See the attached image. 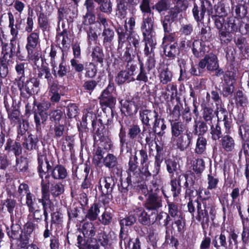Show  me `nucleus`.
<instances>
[{
	"label": "nucleus",
	"mask_w": 249,
	"mask_h": 249,
	"mask_svg": "<svg viewBox=\"0 0 249 249\" xmlns=\"http://www.w3.org/2000/svg\"><path fill=\"white\" fill-rule=\"evenodd\" d=\"M25 78H19L18 86L20 91L21 95L25 98L37 94L39 91V81L35 77L24 80Z\"/></svg>",
	"instance_id": "obj_1"
},
{
	"label": "nucleus",
	"mask_w": 249,
	"mask_h": 249,
	"mask_svg": "<svg viewBox=\"0 0 249 249\" xmlns=\"http://www.w3.org/2000/svg\"><path fill=\"white\" fill-rule=\"evenodd\" d=\"M197 214L196 218L204 228L209 222V213L213 216L214 209L210 203H207L206 199H204L202 203L197 201Z\"/></svg>",
	"instance_id": "obj_2"
},
{
	"label": "nucleus",
	"mask_w": 249,
	"mask_h": 249,
	"mask_svg": "<svg viewBox=\"0 0 249 249\" xmlns=\"http://www.w3.org/2000/svg\"><path fill=\"white\" fill-rule=\"evenodd\" d=\"M15 54H16L19 59H24V56L20 54L19 45L16 46L4 43L2 46V56L0 59V63L8 65L10 63L12 62V57Z\"/></svg>",
	"instance_id": "obj_3"
},
{
	"label": "nucleus",
	"mask_w": 249,
	"mask_h": 249,
	"mask_svg": "<svg viewBox=\"0 0 249 249\" xmlns=\"http://www.w3.org/2000/svg\"><path fill=\"white\" fill-rule=\"evenodd\" d=\"M38 167L37 171L39 176L42 178L48 174V172L51 170L53 166L54 160L51 155H47L44 152H39L38 154Z\"/></svg>",
	"instance_id": "obj_4"
},
{
	"label": "nucleus",
	"mask_w": 249,
	"mask_h": 249,
	"mask_svg": "<svg viewBox=\"0 0 249 249\" xmlns=\"http://www.w3.org/2000/svg\"><path fill=\"white\" fill-rule=\"evenodd\" d=\"M193 133L189 130H186L185 133L180 136L172 138L174 145L181 151H183L188 148L193 140Z\"/></svg>",
	"instance_id": "obj_5"
},
{
	"label": "nucleus",
	"mask_w": 249,
	"mask_h": 249,
	"mask_svg": "<svg viewBox=\"0 0 249 249\" xmlns=\"http://www.w3.org/2000/svg\"><path fill=\"white\" fill-rule=\"evenodd\" d=\"M239 28L240 21L238 19L233 17L227 18L224 30L220 33V37H225L230 34L235 33L238 31Z\"/></svg>",
	"instance_id": "obj_6"
},
{
	"label": "nucleus",
	"mask_w": 249,
	"mask_h": 249,
	"mask_svg": "<svg viewBox=\"0 0 249 249\" xmlns=\"http://www.w3.org/2000/svg\"><path fill=\"white\" fill-rule=\"evenodd\" d=\"M114 185L113 179L112 178L106 177L100 179L98 186V190L100 195L103 196H107L108 198L111 196Z\"/></svg>",
	"instance_id": "obj_7"
},
{
	"label": "nucleus",
	"mask_w": 249,
	"mask_h": 249,
	"mask_svg": "<svg viewBox=\"0 0 249 249\" xmlns=\"http://www.w3.org/2000/svg\"><path fill=\"white\" fill-rule=\"evenodd\" d=\"M201 9L199 16H198V7L196 4H194L193 13L194 18L197 22L201 21L203 20L205 13H207L209 15L212 13L213 6L209 1L205 0L201 2Z\"/></svg>",
	"instance_id": "obj_8"
},
{
	"label": "nucleus",
	"mask_w": 249,
	"mask_h": 249,
	"mask_svg": "<svg viewBox=\"0 0 249 249\" xmlns=\"http://www.w3.org/2000/svg\"><path fill=\"white\" fill-rule=\"evenodd\" d=\"M153 14L152 13L143 15V20L141 30L143 36L155 35L153 30Z\"/></svg>",
	"instance_id": "obj_9"
},
{
	"label": "nucleus",
	"mask_w": 249,
	"mask_h": 249,
	"mask_svg": "<svg viewBox=\"0 0 249 249\" xmlns=\"http://www.w3.org/2000/svg\"><path fill=\"white\" fill-rule=\"evenodd\" d=\"M137 154L139 155L140 163L142 166L140 171L142 174L146 178L151 177V174L148 169V156L146 149L142 148L140 150H136Z\"/></svg>",
	"instance_id": "obj_10"
},
{
	"label": "nucleus",
	"mask_w": 249,
	"mask_h": 249,
	"mask_svg": "<svg viewBox=\"0 0 249 249\" xmlns=\"http://www.w3.org/2000/svg\"><path fill=\"white\" fill-rule=\"evenodd\" d=\"M199 62L203 64L204 69L206 67L208 71H213L218 68L217 56L213 53L205 55Z\"/></svg>",
	"instance_id": "obj_11"
},
{
	"label": "nucleus",
	"mask_w": 249,
	"mask_h": 249,
	"mask_svg": "<svg viewBox=\"0 0 249 249\" xmlns=\"http://www.w3.org/2000/svg\"><path fill=\"white\" fill-rule=\"evenodd\" d=\"M124 111L127 113V115H131L136 113L138 109L142 106V103L140 100L137 99H133L132 101H125L124 103L121 102Z\"/></svg>",
	"instance_id": "obj_12"
},
{
	"label": "nucleus",
	"mask_w": 249,
	"mask_h": 249,
	"mask_svg": "<svg viewBox=\"0 0 249 249\" xmlns=\"http://www.w3.org/2000/svg\"><path fill=\"white\" fill-rule=\"evenodd\" d=\"M161 199L156 194H150L145 204V208L149 210L156 211L162 206Z\"/></svg>",
	"instance_id": "obj_13"
},
{
	"label": "nucleus",
	"mask_w": 249,
	"mask_h": 249,
	"mask_svg": "<svg viewBox=\"0 0 249 249\" xmlns=\"http://www.w3.org/2000/svg\"><path fill=\"white\" fill-rule=\"evenodd\" d=\"M143 36V41L145 42L144 54L148 56L154 54V51L157 44L155 35H148V36Z\"/></svg>",
	"instance_id": "obj_14"
},
{
	"label": "nucleus",
	"mask_w": 249,
	"mask_h": 249,
	"mask_svg": "<svg viewBox=\"0 0 249 249\" xmlns=\"http://www.w3.org/2000/svg\"><path fill=\"white\" fill-rule=\"evenodd\" d=\"M159 114L156 110L143 109L140 111V119L142 124L146 126H150V121L158 117Z\"/></svg>",
	"instance_id": "obj_15"
},
{
	"label": "nucleus",
	"mask_w": 249,
	"mask_h": 249,
	"mask_svg": "<svg viewBox=\"0 0 249 249\" xmlns=\"http://www.w3.org/2000/svg\"><path fill=\"white\" fill-rule=\"evenodd\" d=\"M26 205L28 208L29 216L36 222L40 221L42 217V212L39 207L35 203V200L30 202Z\"/></svg>",
	"instance_id": "obj_16"
},
{
	"label": "nucleus",
	"mask_w": 249,
	"mask_h": 249,
	"mask_svg": "<svg viewBox=\"0 0 249 249\" xmlns=\"http://www.w3.org/2000/svg\"><path fill=\"white\" fill-rule=\"evenodd\" d=\"M35 73L39 78H45L47 80L53 79L50 68L42 63L41 66L35 64L34 68Z\"/></svg>",
	"instance_id": "obj_17"
},
{
	"label": "nucleus",
	"mask_w": 249,
	"mask_h": 249,
	"mask_svg": "<svg viewBox=\"0 0 249 249\" xmlns=\"http://www.w3.org/2000/svg\"><path fill=\"white\" fill-rule=\"evenodd\" d=\"M50 175L54 179L63 180L68 176L67 169L62 165H57L50 171Z\"/></svg>",
	"instance_id": "obj_18"
},
{
	"label": "nucleus",
	"mask_w": 249,
	"mask_h": 249,
	"mask_svg": "<svg viewBox=\"0 0 249 249\" xmlns=\"http://www.w3.org/2000/svg\"><path fill=\"white\" fill-rule=\"evenodd\" d=\"M29 33L27 37V43L26 48H36L38 45L39 46L40 44L39 31L36 29Z\"/></svg>",
	"instance_id": "obj_19"
},
{
	"label": "nucleus",
	"mask_w": 249,
	"mask_h": 249,
	"mask_svg": "<svg viewBox=\"0 0 249 249\" xmlns=\"http://www.w3.org/2000/svg\"><path fill=\"white\" fill-rule=\"evenodd\" d=\"M181 176L182 175H179L178 177H175L172 175L170 178L171 191L174 197L178 196L180 193Z\"/></svg>",
	"instance_id": "obj_20"
},
{
	"label": "nucleus",
	"mask_w": 249,
	"mask_h": 249,
	"mask_svg": "<svg viewBox=\"0 0 249 249\" xmlns=\"http://www.w3.org/2000/svg\"><path fill=\"white\" fill-rule=\"evenodd\" d=\"M138 157L137 152H135L134 155L130 157L128 162V174L130 177L139 175V170L138 168Z\"/></svg>",
	"instance_id": "obj_21"
},
{
	"label": "nucleus",
	"mask_w": 249,
	"mask_h": 249,
	"mask_svg": "<svg viewBox=\"0 0 249 249\" xmlns=\"http://www.w3.org/2000/svg\"><path fill=\"white\" fill-rule=\"evenodd\" d=\"M38 139L36 136L32 134L25 137L22 143L23 147L29 151L36 149L37 147Z\"/></svg>",
	"instance_id": "obj_22"
},
{
	"label": "nucleus",
	"mask_w": 249,
	"mask_h": 249,
	"mask_svg": "<svg viewBox=\"0 0 249 249\" xmlns=\"http://www.w3.org/2000/svg\"><path fill=\"white\" fill-rule=\"evenodd\" d=\"M166 129V125L165 124L164 119L161 118L159 115L156 118L153 125L154 132L159 136L163 135L165 133L164 130Z\"/></svg>",
	"instance_id": "obj_23"
},
{
	"label": "nucleus",
	"mask_w": 249,
	"mask_h": 249,
	"mask_svg": "<svg viewBox=\"0 0 249 249\" xmlns=\"http://www.w3.org/2000/svg\"><path fill=\"white\" fill-rule=\"evenodd\" d=\"M18 193L19 196H21V198H22L24 195H26V204L33 200H35V197L31 193L29 186L27 184H20L18 186Z\"/></svg>",
	"instance_id": "obj_24"
},
{
	"label": "nucleus",
	"mask_w": 249,
	"mask_h": 249,
	"mask_svg": "<svg viewBox=\"0 0 249 249\" xmlns=\"http://www.w3.org/2000/svg\"><path fill=\"white\" fill-rule=\"evenodd\" d=\"M192 52L194 55L196 57L203 56L206 52L204 42L199 40H195L193 43Z\"/></svg>",
	"instance_id": "obj_25"
},
{
	"label": "nucleus",
	"mask_w": 249,
	"mask_h": 249,
	"mask_svg": "<svg viewBox=\"0 0 249 249\" xmlns=\"http://www.w3.org/2000/svg\"><path fill=\"white\" fill-rule=\"evenodd\" d=\"M165 163L167 170L170 174V178L172 177V175L175 176V174L176 177L182 175L178 171L179 165L175 160L170 159H167L165 160Z\"/></svg>",
	"instance_id": "obj_26"
},
{
	"label": "nucleus",
	"mask_w": 249,
	"mask_h": 249,
	"mask_svg": "<svg viewBox=\"0 0 249 249\" xmlns=\"http://www.w3.org/2000/svg\"><path fill=\"white\" fill-rule=\"evenodd\" d=\"M221 145L226 152H231L234 149L235 143L234 139L230 135H225L222 138Z\"/></svg>",
	"instance_id": "obj_27"
},
{
	"label": "nucleus",
	"mask_w": 249,
	"mask_h": 249,
	"mask_svg": "<svg viewBox=\"0 0 249 249\" xmlns=\"http://www.w3.org/2000/svg\"><path fill=\"white\" fill-rule=\"evenodd\" d=\"M172 138H176L183 135L186 130L185 125L180 122L171 123Z\"/></svg>",
	"instance_id": "obj_28"
},
{
	"label": "nucleus",
	"mask_w": 249,
	"mask_h": 249,
	"mask_svg": "<svg viewBox=\"0 0 249 249\" xmlns=\"http://www.w3.org/2000/svg\"><path fill=\"white\" fill-rule=\"evenodd\" d=\"M5 150L8 152H13L16 156L19 155L22 151L20 143L17 142H14L11 139L7 140Z\"/></svg>",
	"instance_id": "obj_29"
},
{
	"label": "nucleus",
	"mask_w": 249,
	"mask_h": 249,
	"mask_svg": "<svg viewBox=\"0 0 249 249\" xmlns=\"http://www.w3.org/2000/svg\"><path fill=\"white\" fill-rule=\"evenodd\" d=\"M141 128L140 126L137 124L131 125L128 131L127 135L130 140L137 139L139 142H141L142 137H140Z\"/></svg>",
	"instance_id": "obj_30"
},
{
	"label": "nucleus",
	"mask_w": 249,
	"mask_h": 249,
	"mask_svg": "<svg viewBox=\"0 0 249 249\" xmlns=\"http://www.w3.org/2000/svg\"><path fill=\"white\" fill-rule=\"evenodd\" d=\"M128 27L127 25H124V27H119L117 29V33L118 36V49H121L123 46V44L125 42L127 38V32Z\"/></svg>",
	"instance_id": "obj_31"
},
{
	"label": "nucleus",
	"mask_w": 249,
	"mask_h": 249,
	"mask_svg": "<svg viewBox=\"0 0 249 249\" xmlns=\"http://www.w3.org/2000/svg\"><path fill=\"white\" fill-rule=\"evenodd\" d=\"M100 208L99 204L93 203L89 209L86 215V218L91 221L95 220L100 213Z\"/></svg>",
	"instance_id": "obj_32"
},
{
	"label": "nucleus",
	"mask_w": 249,
	"mask_h": 249,
	"mask_svg": "<svg viewBox=\"0 0 249 249\" xmlns=\"http://www.w3.org/2000/svg\"><path fill=\"white\" fill-rule=\"evenodd\" d=\"M207 141L206 139L203 136H198L196 140L195 148V152L197 154H202L206 149Z\"/></svg>",
	"instance_id": "obj_33"
},
{
	"label": "nucleus",
	"mask_w": 249,
	"mask_h": 249,
	"mask_svg": "<svg viewBox=\"0 0 249 249\" xmlns=\"http://www.w3.org/2000/svg\"><path fill=\"white\" fill-rule=\"evenodd\" d=\"M172 72L167 68L161 69L160 71L159 77L160 82L162 84H166L172 80Z\"/></svg>",
	"instance_id": "obj_34"
},
{
	"label": "nucleus",
	"mask_w": 249,
	"mask_h": 249,
	"mask_svg": "<svg viewBox=\"0 0 249 249\" xmlns=\"http://www.w3.org/2000/svg\"><path fill=\"white\" fill-rule=\"evenodd\" d=\"M103 44L105 46L109 45L114 37V32L110 28L104 29L102 32Z\"/></svg>",
	"instance_id": "obj_35"
},
{
	"label": "nucleus",
	"mask_w": 249,
	"mask_h": 249,
	"mask_svg": "<svg viewBox=\"0 0 249 249\" xmlns=\"http://www.w3.org/2000/svg\"><path fill=\"white\" fill-rule=\"evenodd\" d=\"M193 133L198 136H202L208 130L206 124L203 121H195Z\"/></svg>",
	"instance_id": "obj_36"
},
{
	"label": "nucleus",
	"mask_w": 249,
	"mask_h": 249,
	"mask_svg": "<svg viewBox=\"0 0 249 249\" xmlns=\"http://www.w3.org/2000/svg\"><path fill=\"white\" fill-rule=\"evenodd\" d=\"M16 203V201L15 199L11 198H7L6 200L1 201L0 209L1 211L4 212V206H5L7 208V211L10 214H13Z\"/></svg>",
	"instance_id": "obj_37"
},
{
	"label": "nucleus",
	"mask_w": 249,
	"mask_h": 249,
	"mask_svg": "<svg viewBox=\"0 0 249 249\" xmlns=\"http://www.w3.org/2000/svg\"><path fill=\"white\" fill-rule=\"evenodd\" d=\"M135 79L128 74L125 71H120L115 78V81L118 84H122L125 82L134 81Z\"/></svg>",
	"instance_id": "obj_38"
},
{
	"label": "nucleus",
	"mask_w": 249,
	"mask_h": 249,
	"mask_svg": "<svg viewBox=\"0 0 249 249\" xmlns=\"http://www.w3.org/2000/svg\"><path fill=\"white\" fill-rule=\"evenodd\" d=\"M56 39L57 42L61 44L63 48H66L68 47L70 43V39L68 37V32L66 29L58 34Z\"/></svg>",
	"instance_id": "obj_39"
},
{
	"label": "nucleus",
	"mask_w": 249,
	"mask_h": 249,
	"mask_svg": "<svg viewBox=\"0 0 249 249\" xmlns=\"http://www.w3.org/2000/svg\"><path fill=\"white\" fill-rule=\"evenodd\" d=\"M104 165L108 168H113L118 164L117 158L112 154H108L103 159Z\"/></svg>",
	"instance_id": "obj_40"
},
{
	"label": "nucleus",
	"mask_w": 249,
	"mask_h": 249,
	"mask_svg": "<svg viewBox=\"0 0 249 249\" xmlns=\"http://www.w3.org/2000/svg\"><path fill=\"white\" fill-rule=\"evenodd\" d=\"M163 45L164 54L168 57L174 58L177 53V43L167 44Z\"/></svg>",
	"instance_id": "obj_41"
},
{
	"label": "nucleus",
	"mask_w": 249,
	"mask_h": 249,
	"mask_svg": "<svg viewBox=\"0 0 249 249\" xmlns=\"http://www.w3.org/2000/svg\"><path fill=\"white\" fill-rule=\"evenodd\" d=\"M207 189L208 190H214L217 187L219 182V179L215 174H212L211 172L207 176Z\"/></svg>",
	"instance_id": "obj_42"
},
{
	"label": "nucleus",
	"mask_w": 249,
	"mask_h": 249,
	"mask_svg": "<svg viewBox=\"0 0 249 249\" xmlns=\"http://www.w3.org/2000/svg\"><path fill=\"white\" fill-rule=\"evenodd\" d=\"M34 120L37 129L41 128V124H44L48 118V114L40 113L35 110L34 112Z\"/></svg>",
	"instance_id": "obj_43"
},
{
	"label": "nucleus",
	"mask_w": 249,
	"mask_h": 249,
	"mask_svg": "<svg viewBox=\"0 0 249 249\" xmlns=\"http://www.w3.org/2000/svg\"><path fill=\"white\" fill-rule=\"evenodd\" d=\"M212 17L214 21L215 27L219 30V35H220L221 31H223L224 30L223 27H224V24L226 21V20H225L226 17L219 15H213Z\"/></svg>",
	"instance_id": "obj_44"
},
{
	"label": "nucleus",
	"mask_w": 249,
	"mask_h": 249,
	"mask_svg": "<svg viewBox=\"0 0 249 249\" xmlns=\"http://www.w3.org/2000/svg\"><path fill=\"white\" fill-rule=\"evenodd\" d=\"M92 58L100 63H102L104 60V53L102 49L99 46H96L93 49L91 53Z\"/></svg>",
	"instance_id": "obj_45"
},
{
	"label": "nucleus",
	"mask_w": 249,
	"mask_h": 249,
	"mask_svg": "<svg viewBox=\"0 0 249 249\" xmlns=\"http://www.w3.org/2000/svg\"><path fill=\"white\" fill-rule=\"evenodd\" d=\"M193 170L196 174L201 173L205 169V162L203 159H197L193 161Z\"/></svg>",
	"instance_id": "obj_46"
},
{
	"label": "nucleus",
	"mask_w": 249,
	"mask_h": 249,
	"mask_svg": "<svg viewBox=\"0 0 249 249\" xmlns=\"http://www.w3.org/2000/svg\"><path fill=\"white\" fill-rule=\"evenodd\" d=\"M162 161V159L161 158L160 155L157 154L156 155L153 168H151V172L150 171L151 175H153L154 176H156L159 174Z\"/></svg>",
	"instance_id": "obj_47"
},
{
	"label": "nucleus",
	"mask_w": 249,
	"mask_h": 249,
	"mask_svg": "<svg viewBox=\"0 0 249 249\" xmlns=\"http://www.w3.org/2000/svg\"><path fill=\"white\" fill-rule=\"evenodd\" d=\"M83 233L85 236L92 237L95 235V228L91 222H86L83 225Z\"/></svg>",
	"instance_id": "obj_48"
},
{
	"label": "nucleus",
	"mask_w": 249,
	"mask_h": 249,
	"mask_svg": "<svg viewBox=\"0 0 249 249\" xmlns=\"http://www.w3.org/2000/svg\"><path fill=\"white\" fill-rule=\"evenodd\" d=\"M104 152L103 149L98 147L95 151L93 158V162L95 165L98 166L100 165L102 162V160H103L104 159Z\"/></svg>",
	"instance_id": "obj_49"
},
{
	"label": "nucleus",
	"mask_w": 249,
	"mask_h": 249,
	"mask_svg": "<svg viewBox=\"0 0 249 249\" xmlns=\"http://www.w3.org/2000/svg\"><path fill=\"white\" fill-rule=\"evenodd\" d=\"M21 228L19 225H12L11 227V231H7L9 237L13 239H18L20 234Z\"/></svg>",
	"instance_id": "obj_50"
},
{
	"label": "nucleus",
	"mask_w": 249,
	"mask_h": 249,
	"mask_svg": "<svg viewBox=\"0 0 249 249\" xmlns=\"http://www.w3.org/2000/svg\"><path fill=\"white\" fill-rule=\"evenodd\" d=\"M50 175H46L44 178L42 177L41 182V194H50L49 188H50Z\"/></svg>",
	"instance_id": "obj_51"
},
{
	"label": "nucleus",
	"mask_w": 249,
	"mask_h": 249,
	"mask_svg": "<svg viewBox=\"0 0 249 249\" xmlns=\"http://www.w3.org/2000/svg\"><path fill=\"white\" fill-rule=\"evenodd\" d=\"M64 191V185L60 183H57L55 184L52 185L51 187V193L54 197L58 196L62 194Z\"/></svg>",
	"instance_id": "obj_52"
},
{
	"label": "nucleus",
	"mask_w": 249,
	"mask_h": 249,
	"mask_svg": "<svg viewBox=\"0 0 249 249\" xmlns=\"http://www.w3.org/2000/svg\"><path fill=\"white\" fill-rule=\"evenodd\" d=\"M127 39L130 44H133L136 50L139 48L140 38L139 36L136 33L134 32L129 33V35L127 36Z\"/></svg>",
	"instance_id": "obj_53"
},
{
	"label": "nucleus",
	"mask_w": 249,
	"mask_h": 249,
	"mask_svg": "<svg viewBox=\"0 0 249 249\" xmlns=\"http://www.w3.org/2000/svg\"><path fill=\"white\" fill-rule=\"evenodd\" d=\"M117 13L116 14L124 17L126 14L127 6L125 0H117Z\"/></svg>",
	"instance_id": "obj_54"
},
{
	"label": "nucleus",
	"mask_w": 249,
	"mask_h": 249,
	"mask_svg": "<svg viewBox=\"0 0 249 249\" xmlns=\"http://www.w3.org/2000/svg\"><path fill=\"white\" fill-rule=\"evenodd\" d=\"M140 214L139 216V221L143 225H149L154 221L151 220L149 215L144 210H140Z\"/></svg>",
	"instance_id": "obj_55"
},
{
	"label": "nucleus",
	"mask_w": 249,
	"mask_h": 249,
	"mask_svg": "<svg viewBox=\"0 0 249 249\" xmlns=\"http://www.w3.org/2000/svg\"><path fill=\"white\" fill-rule=\"evenodd\" d=\"M55 68L52 67V71L55 77H58L62 78L67 75L68 70L66 67L63 64V63H61L59 64L57 71H56Z\"/></svg>",
	"instance_id": "obj_56"
},
{
	"label": "nucleus",
	"mask_w": 249,
	"mask_h": 249,
	"mask_svg": "<svg viewBox=\"0 0 249 249\" xmlns=\"http://www.w3.org/2000/svg\"><path fill=\"white\" fill-rule=\"evenodd\" d=\"M85 76L87 78H93L95 76L97 73V69L95 65L92 63H89L86 66L85 69Z\"/></svg>",
	"instance_id": "obj_57"
},
{
	"label": "nucleus",
	"mask_w": 249,
	"mask_h": 249,
	"mask_svg": "<svg viewBox=\"0 0 249 249\" xmlns=\"http://www.w3.org/2000/svg\"><path fill=\"white\" fill-rule=\"evenodd\" d=\"M36 48H30L26 49L29 59L34 61L35 64H36V61H38L41 57L40 53Z\"/></svg>",
	"instance_id": "obj_58"
},
{
	"label": "nucleus",
	"mask_w": 249,
	"mask_h": 249,
	"mask_svg": "<svg viewBox=\"0 0 249 249\" xmlns=\"http://www.w3.org/2000/svg\"><path fill=\"white\" fill-rule=\"evenodd\" d=\"M78 107L75 104H70L66 107V114L69 118L75 117L78 114Z\"/></svg>",
	"instance_id": "obj_59"
},
{
	"label": "nucleus",
	"mask_w": 249,
	"mask_h": 249,
	"mask_svg": "<svg viewBox=\"0 0 249 249\" xmlns=\"http://www.w3.org/2000/svg\"><path fill=\"white\" fill-rule=\"evenodd\" d=\"M169 214L173 217L181 215L180 212L179 211L178 206L173 202L167 201Z\"/></svg>",
	"instance_id": "obj_60"
},
{
	"label": "nucleus",
	"mask_w": 249,
	"mask_h": 249,
	"mask_svg": "<svg viewBox=\"0 0 249 249\" xmlns=\"http://www.w3.org/2000/svg\"><path fill=\"white\" fill-rule=\"evenodd\" d=\"M147 70H145L143 67V64L142 63L140 65V71L137 76L136 80L146 83L148 80V72Z\"/></svg>",
	"instance_id": "obj_61"
},
{
	"label": "nucleus",
	"mask_w": 249,
	"mask_h": 249,
	"mask_svg": "<svg viewBox=\"0 0 249 249\" xmlns=\"http://www.w3.org/2000/svg\"><path fill=\"white\" fill-rule=\"evenodd\" d=\"M239 133L243 141L248 140L249 139V125L245 124L241 125L239 129Z\"/></svg>",
	"instance_id": "obj_62"
},
{
	"label": "nucleus",
	"mask_w": 249,
	"mask_h": 249,
	"mask_svg": "<svg viewBox=\"0 0 249 249\" xmlns=\"http://www.w3.org/2000/svg\"><path fill=\"white\" fill-rule=\"evenodd\" d=\"M215 112L212 108L208 107H205L203 108L202 117L205 121L207 122H211L214 117Z\"/></svg>",
	"instance_id": "obj_63"
},
{
	"label": "nucleus",
	"mask_w": 249,
	"mask_h": 249,
	"mask_svg": "<svg viewBox=\"0 0 249 249\" xmlns=\"http://www.w3.org/2000/svg\"><path fill=\"white\" fill-rule=\"evenodd\" d=\"M203 66V64L200 63V62H199L197 65H192L190 70V73L195 76H200L204 71Z\"/></svg>",
	"instance_id": "obj_64"
}]
</instances>
